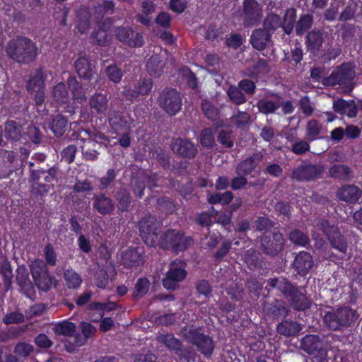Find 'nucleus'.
Listing matches in <instances>:
<instances>
[{
	"instance_id": "680f3d73",
	"label": "nucleus",
	"mask_w": 362,
	"mask_h": 362,
	"mask_svg": "<svg viewBox=\"0 0 362 362\" xmlns=\"http://www.w3.org/2000/svg\"><path fill=\"white\" fill-rule=\"evenodd\" d=\"M107 75L114 83L119 82L122 77V71L115 66H110L107 69Z\"/></svg>"
},
{
	"instance_id": "ea45409f",
	"label": "nucleus",
	"mask_w": 362,
	"mask_h": 362,
	"mask_svg": "<svg viewBox=\"0 0 362 362\" xmlns=\"http://www.w3.org/2000/svg\"><path fill=\"white\" fill-rule=\"evenodd\" d=\"M67 122L62 115H56L50 125L52 132L57 136H62L66 130Z\"/></svg>"
},
{
	"instance_id": "72a5a7b5",
	"label": "nucleus",
	"mask_w": 362,
	"mask_h": 362,
	"mask_svg": "<svg viewBox=\"0 0 362 362\" xmlns=\"http://www.w3.org/2000/svg\"><path fill=\"white\" fill-rule=\"evenodd\" d=\"M95 146L96 142L93 140L89 139L84 141L81 150L86 160H93L97 158L98 153Z\"/></svg>"
},
{
	"instance_id": "6e6d98bb",
	"label": "nucleus",
	"mask_w": 362,
	"mask_h": 362,
	"mask_svg": "<svg viewBox=\"0 0 362 362\" xmlns=\"http://www.w3.org/2000/svg\"><path fill=\"white\" fill-rule=\"evenodd\" d=\"M313 24V18L309 15L303 16L300 18L296 25V32L298 34H302L308 30Z\"/></svg>"
},
{
	"instance_id": "6ab92c4d",
	"label": "nucleus",
	"mask_w": 362,
	"mask_h": 362,
	"mask_svg": "<svg viewBox=\"0 0 362 362\" xmlns=\"http://www.w3.org/2000/svg\"><path fill=\"white\" fill-rule=\"evenodd\" d=\"M337 197L340 200L344 202H355L360 198L361 192L355 186H345L338 191Z\"/></svg>"
},
{
	"instance_id": "c85d7f7f",
	"label": "nucleus",
	"mask_w": 362,
	"mask_h": 362,
	"mask_svg": "<svg viewBox=\"0 0 362 362\" xmlns=\"http://www.w3.org/2000/svg\"><path fill=\"white\" fill-rule=\"evenodd\" d=\"M64 279L66 286L69 288H77L81 283L82 279L81 276L73 269H67L64 272Z\"/></svg>"
},
{
	"instance_id": "6e6552de",
	"label": "nucleus",
	"mask_w": 362,
	"mask_h": 362,
	"mask_svg": "<svg viewBox=\"0 0 362 362\" xmlns=\"http://www.w3.org/2000/svg\"><path fill=\"white\" fill-rule=\"evenodd\" d=\"M262 8L255 0H245L242 16L247 26H252L259 21Z\"/></svg>"
},
{
	"instance_id": "393cba45",
	"label": "nucleus",
	"mask_w": 362,
	"mask_h": 362,
	"mask_svg": "<svg viewBox=\"0 0 362 362\" xmlns=\"http://www.w3.org/2000/svg\"><path fill=\"white\" fill-rule=\"evenodd\" d=\"M22 40L18 38L16 40H11L8 42V47L6 49L8 55L18 62H21L22 58Z\"/></svg>"
},
{
	"instance_id": "864d4df0",
	"label": "nucleus",
	"mask_w": 362,
	"mask_h": 362,
	"mask_svg": "<svg viewBox=\"0 0 362 362\" xmlns=\"http://www.w3.org/2000/svg\"><path fill=\"white\" fill-rule=\"evenodd\" d=\"M163 63L158 60L157 56L151 57L147 63V69L151 74H159L162 71Z\"/></svg>"
},
{
	"instance_id": "4468645a",
	"label": "nucleus",
	"mask_w": 362,
	"mask_h": 362,
	"mask_svg": "<svg viewBox=\"0 0 362 362\" xmlns=\"http://www.w3.org/2000/svg\"><path fill=\"white\" fill-rule=\"evenodd\" d=\"M261 244L267 254L274 255L281 250L284 245V238L281 233H274L273 240H268L267 237L261 239Z\"/></svg>"
},
{
	"instance_id": "aec40b11",
	"label": "nucleus",
	"mask_w": 362,
	"mask_h": 362,
	"mask_svg": "<svg viewBox=\"0 0 362 362\" xmlns=\"http://www.w3.org/2000/svg\"><path fill=\"white\" fill-rule=\"evenodd\" d=\"M269 42V34L261 29L255 30L250 38V42L253 47L258 50L264 49Z\"/></svg>"
},
{
	"instance_id": "bf43d9fd",
	"label": "nucleus",
	"mask_w": 362,
	"mask_h": 362,
	"mask_svg": "<svg viewBox=\"0 0 362 362\" xmlns=\"http://www.w3.org/2000/svg\"><path fill=\"white\" fill-rule=\"evenodd\" d=\"M228 95L230 99L236 104H241L245 101L244 95L236 87H230L228 90Z\"/></svg>"
},
{
	"instance_id": "f704fd0d",
	"label": "nucleus",
	"mask_w": 362,
	"mask_h": 362,
	"mask_svg": "<svg viewBox=\"0 0 362 362\" xmlns=\"http://www.w3.org/2000/svg\"><path fill=\"white\" fill-rule=\"evenodd\" d=\"M142 13L138 15V20L144 25H148L151 21L148 15L155 11V5L151 1H144L141 4Z\"/></svg>"
},
{
	"instance_id": "f03ea898",
	"label": "nucleus",
	"mask_w": 362,
	"mask_h": 362,
	"mask_svg": "<svg viewBox=\"0 0 362 362\" xmlns=\"http://www.w3.org/2000/svg\"><path fill=\"white\" fill-rule=\"evenodd\" d=\"M183 335L188 341L197 346L199 351L204 355L209 356L214 350V342L212 339L202 333L196 329L185 328Z\"/></svg>"
},
{
	"instance_id": "79ce46f5",
	"label": "nucleus",
	"mask_w": 362,
	"mask_h": 362,
	"mask_svg": "<svg viewBox=\"0 0 362 362\" xmlns=\"http://www.w3.org/2000/svg\"><path fill=\"white\" fill-rule=\"evenodd\" d=\"M332 177H337L342 180L349 179L351 176L350 169L345 165H335L330 168L329 170Z\"/></svg>"
},
{
	"instance_id": "b1692460",
	"label": "nucleus",
	"mask_w": 362,
	"mask_h": 362,
	"mask_svg": "<svg viewBox=\"0 0 362 362\" xmlns=\"http://www.w3.org/2000/svg\"><path fill=\"white\" fill-rule=\"evenodd\" d=\"M92 10L90 12L86 10L80 11L78 13V20L76 25L77 31L81 34L85 33L89 28V18H91L93 21L98 20L95 19Z\"/></svg>"
},
{
	"instance_id": "4c0bfd02",
	"label": "nucleus",
	"mask_w": 362,
	"mask_h": 362,
	"mask_svg": "<svg viewBox=\"0 0 362 362\" xmlns=\"http://www.w3.org/2000/svg\"><path fill=\"white\" fill-rule=\"evenodd\" d=\"M5 132L8 138L13 140H20L21 138V126L18 125L15 121L6 123Z\"/></svg>"
},
{
	"instance_id": "f257e3e1",
	"label": "nucleus",
	"mask_w": 362,
	"mask_h": 362,
	"mask_svg": "<svg viewBox=\"0 0 362 362\" xmlns=\"http://www.w3.org/2000/svg\"><path fill=\"white\" fill-rule=\"evenodd\" d=\"M30 270L37 288L42 291H47L58 285L55 276H52L45 262L41 259H35L30 265Z\"/></svg>"
},
{
	"instance_id": "2eb2a0df",
	"label": "nucleus",
	"mask_w": 362,
	"mask_h": 362,
	"mask_svg": "<svg viewBox=\"0 0 362 362\" xmlns=\"http://www.w3.org/2000/svg\"><path fill=\"white\" fill-rule=\"evenodd\" d=\"M97 23L98 28L93 34V39L98 45H105L110 39L108 30L110 28L111 22L110 19H105L103 22Z\"/></svg>"
},
{
	"instance_id": "2f4dec72",
	"label": "nucleus",
	"mask_w": 362,
	"mask_h": 362,
	"mask_svg": "<svg viewBox=\"0 0 362 362\" xmlns=\"http://www.w3.org/2000/svg\"><path fill=\"white\" fill-rule=\"evenodd\" d=\"M337 312L338 315H339L341 327L349 325L357 318L355 310L349 308H339L337 310Z\"/></svg>"
},
{
	"instance_id": "4be33fe9",
	"label": "nucleus",
	"mask_w": 362,
	"mask_h": 362,
	"mask_svg": "<svg viewBox=\"0 0 362 362\" xmlns=\"http://www.w3.org/2000/svg\"><path fill=\"white\" fill-rule=\"evenodd\" d=\"M262 159V155L261 153L254 154L252 157L239 164L237 168V173L238 175H245L250 173Z\"/></svg>"
},
{
	"instance_id": "052dcab7",
	"label": "nucleus",
	"mask_w": 362,
	"mask_h": 362,
	"mask_svg": "<svg viewBox=\"0 0 362 362\" xmlns=\"http://www.w3.org/2000/svg\"><path fill=\"white\" fill-rule=\"evenodd\" d=\"M290 240L292 243L303 246L305 245L308 241V237L299 230L291 233Z\"/></svg>"
},
{
	"instance_id": "4d7b16f0",
	"label": "nucleus",
	"mask_w": 362,
	"mask_h": 362,
	"mask_svg": "<svg viewBox=\"0 0 362 362\" xmlns=\"http://www.w3.org/2000/svg\"><path fill=\"white\" fill-rule=\"evenodd\" d=\"M118 208L122 211H127L130 205L129 196L125 189H121L117 195Z\"/></svg>"
},
{
	"instance_id": "e2e57ef3",
	"label": "nucleus",
	"mask_w": 362,
	"mask_h": 362,
	"mask_svg": "<svg viewBox=\"0 0 362 362\" xmlns=\"http://www.w3.org/2000/svg\"><path fill=\"white\" fill-rule=\"evenodd\" d=\"M299 105L303 113L306 116H310L313 114L314 107L308 97L302 98L299 101Z\"/></svg>"
},
{
	"instance_id": "f3484780",
	"label": "nucleus",
	"mask_w": 362,
	"mask_h": 362,
	"mask_svg": "<svg viewBox=\"0 0 362 362\" xmlns=\"http://www.w3.org/2000/svg\"><path fill=\"white\" fill-rule=\"evenodd\" d=\"M107 96L102 93H97L90 97L89 104L93 112L99 115L105 114L108 109Z\"/></svg>"
},
{
	"instance_id": "5701e85b",
	"label": "nucleus",
	"mask_w": 362,
	"mask_h": 362,
	"mask_svg": "<svg viewBox=\"0 0 362 362\" xmlns=\"http://www.w3.org/2000/svg\"><path fill=\"white\" fill-rule=\"evenodd\" d=\"M152 88V82L150 79H146L142 81L138 86L136 90L125 89L124 94L125 96L132 100L139 95L147 94Z\"/></svg>"
},
{
	"instance_id": "09e8293b",
	"label": "nucleus",
	"mask_w": 362,
	"mask_h": 362,
	"mask_svg": "<svg viewBox=\"0 0 362 362\" xmlns=\"http://www.w3.org/2000/svg\"><path fill=\"white\" fill-rule=\"evenodd\" d=\"M202 108L205 115L210 119H216L218 115V110L209 100H204L202 101Z\"/></svg>"
},
{
	"instance_id": "3c124183",
	"label": "nucleus",
	"mask_w": 362,
	"mask_h": 362,
	"mask_svg": "<svg viewBox=\"0 0 362 362\" xmlns=\"http://www.w3.org/2000/svg\"><path fill=\"white\" fill-rule=\"evenodd\" d=\"M282 27V23L277 15H269L264 22V27L267 30H276L279 27Z\"/></svg>"
},
{
	"instance_id": "7ed1b4c3",
	"label": "nucleus",
	"mask_w": 362,
	"mask_h": 362,
	"mask_svg": "<svg viewBox=\"0 0 362 362\" xmlns=\"http://www.w3.org/2000/svg\"><path fill=\"white\" fill-rule=\"evenodd\" d=\"M186 275L185 264L181 261H175L170 264L166 276L163 279V285L167 289H175Z\"/></svg>"
},
{
	"instance_id": "338daca9",
	"label": "nucleus",
	"mask_w": 362,
	"mask_h": 362,
	"mask_svg": "<svg viewBox=\"0 0 362 362\" xmlns=\"http://www.w3.org/2000/svg\"><path fill=\"white\" fill-rule=\"evenodd\" d=\"M44 253L47 264L54 265L57 262V255L53 247L49 245H47L45 247Z\"/></svg>"
},
{
	"instance_id": "39448f33",
	"label": "nucleus",
	"mask_w": 362,
	"mask_h": 362,
	"mask_svg": "<svg viewBox=\"0 0 362 362\" xmlns=\"http://www.w3.org/2000/svg\"><path fill=\"white\" fill-rule=\"evenodd\" d=\"M191 243L190 238L185 237L175 230H170L165 234L162 245L163 247L171 248L177 252L186 250Z\"/></svg>"
},
{
	"instance_id": "20e7f679",
	"label": "nucleus",
	"mask_w": 362,
	"mask_h": 362,
	"mask_svg": "<svg viewBox=\"0 0 362 362\" xmlns=\"http://www.w3.org/2000/svg\"><path fill=\"white\" fill-rule=\"evenodd\" d=\"M159 223L153 216H147L139 222L141 235L148 246H154L157 242Z\"/></svg>"
},
{
	"instance_id": "bb28decb",
	"label": "nucleus",
	"mask_w": 362,
	"mask_h": 362,
	"mask_svg": "<svg viewBox=\"0 0 362 362\" xmlns=\"http://www.w3.org/2000/svg\"><path fill=\"white\" fill-rule=\"evenodd\" d=\"M76 71L81 78H89L92 75V68L88 59L81 57L77 59L75 64Z\"/></svg>"
},
{
	"instance_id": "473e14b6",
	"label": "nucleus",
	"mask_w": 362,
	"mask_h": 362,
	"mask_svg": "<svg viewBox=\"0 0 362 362\" xmlns=\"http://www.w3.org/2000/svg\"><path fill=\"white\" fill-rule=\"evenodd\" d=\"M81 327L82 333L84 337H81L79 334H76L74 337V344L77 346L83 345L86 341V339L92 336L95 332V327L89 323L82 322Z\"/></svg>"
},
{
	"instance_id": "e433bc0d",
	"label": "nucleus",
	"mask_w": 362,
	"mask_h": 362,
	"mask_svg": "<svg viewBox=\"0 0 362 362\" xmlns=\"http://www.w3.org/2000/svg\"><path fill=\"white\" fill-rule=\"evenodd\" d=\"M38 54L35 44L30 40L24 39V63L33 62Z\"/></svg>"
},
{
	"instance_id": "37998d69",
	"label": "nucleus",
	"mask_w": 362,
	"mask_h": 362,
	"mask_svg": "<svg viewBox=\"0 0 362 362\" xmlns=\"http://www.w3.org/2000/svg\"><path fill=\"white\" fill-rule=\"evenodd\" d=\"M158 341L170 349L177 350L180 348V341L170 334H160L157 337Z\"/></svg>"
},
{
	"instance_id": "c03bdc74",
	"label": "nucleus",
	"mask_w": 362,
	"mask_h": 362,
	"mask_svg": "<svg viewBox=\"0 0 362 362\" xmlns=\"http://www.w3.org/2000/svg\"><path fill=\"white\" fill-rule=\"evenodd\" d=\"M324 322L330 329L334 330L341 327L339 315H338L337 310L327 312L324 316Z\"/></svg>"
},
{
	"instance_id": "8fccbe9b",
	"label": "nucleus",
	"mask_w": 362,
	"mask_h": 362,
	"mask_svg": "<svg viewBox=\"0 0 362 362\" xmlns=\"http://www.w3.org/2000/svg\"><path fill=\"white\" fill-rule=\"evenodd\" d=\"M149 281L146 279H140L138 280L135 285L134 296L135 298H140L145 295L149 288Z\"/></svg>"
},
{
	"instance_id": "7c9ffc66",
	"label": "nucleus",
	"mask_w": 362,
	"mask_h": 362,
	"mask_svg": "<svg viewBox=\"0 0 362 362\" xmlns=\"http://www.w3.org/2000/svg\"><path fill=\"white\" fill-rule=\"evenodd\" d=\"M301 329L300 325L295 322L284 321L280 323L277 327V330L280 334L291 336L298 334Z\"/></svg>"
},
{
	"instance_id": "13d9d810",
	"label": "nucleus",
	"mask_w": 362,
	"mask_h": 362,
	"mask_svg": "<svg viewBox=\"0 0 362 362\" xmlns=\"http://www.w3.org/2000/svg\"><path fill=\"white\" fill-rule=\"evenodd\" d=\"M201 144L205 147H211L215 140L211 129H206L202 131L200 137Z\"/></svg>"
},
{
	"instance_id": "9b49d317",
	"label": "nucleus",
	"mask_w": 362,
	"mask_h": 362,
	"mask_svg": "<svg viewBox=\"0 0 362 362\" xmlns=\"http://www.w3.org/2000/svg\"><path fill=\"white\" fill-rule=\"evenodd\" d=\"M174 153L185 157H193L197 153L194 145L188 140L177 139L171 144Z\"/></svg>"
},
{
	"instance_id": "cd10ccee",
	"label": "nucleus",
	"mask_w": 362,
	"mask_h": 362,
	"mask_svg": "<svg viewBox=\"0 0 362 362\" xmlns=\"http://www.w3.org/2000/svg\"><path fill=\"white\" fill-rule=\"evenodd\" d=\"M114 205L110 199L100 195L95 198L94 208L100 214H108L113 209Z\"/></svg>"
},
{
	"instance_id": "c756f323",
	"label": "nucleus",
	"mask_w": 362,
	"mask_h": 362,
	"mask_svg": "<svg viewBox=\"0 0 362 362\" xmlns=\"http://www.w3.org/2000/svg\"><path fill=\"white\" fill-rule=\"evenodd\" d=\"M302 344L305 350L309 354L320 349L322 344L320 338L316 335L305 337L303 339Z\"/></svg>"
},
{
	"instance_id": "58836bf2",
	"label": "nucleus",
	"mask_w": 362,
	"mask_h": 362,
	"mask_svg": "<svg viewBox=\"0 0 362 362\" xmlns=\"http://www.w3.org/2000/svg\"><path fill=\"white\" fill-rule=\"evenodd\" d=\"M54 330L58 334L72 336L76 332V325L69 321H63L54 326Z\"/></svg>"
},
{
	"instance_id": "dca6fc26",
	"label": "nucleus",
	"mask_w": 362,
	"mask_h": 362,
	"mask_svg": "<svg viewBox=\"0 0 362 362\" xmlns=\"http://www.w3.org/2000/svg\"><path fill=\"white\" fill-rule=\"evenodd\" d=\"M313 264L312 257L306 252H300L295 258L293 266L300 274L305 275Z\"/></svg>"
},
{
	"instance_id": "9d476101",
	"label": "nucleus",
	"mask_w": 362,
	"mask_h": 362,
	"mask_svg": "<svg viewBox=\"0 0 362 362\" xmlns=\"http://www.w3.org/2000/svg\"><path fill=\"white\" fill-rule=\"evenodd\" d=\"M115 35L119 40L127 43L129 46L140 47L143 44V37L139 33H134L126 28H118Z\"/></svg>"
},
{
	"instance_id": "0eeeda50",
	"label": "nucleus",
	"mask_w": 362,
	"mask_h": 362,
	"mask_svg": "<svg viewBox=\"0 0 362 362\" xmlns=\"http://www.w3.org/2000/svg\"><path fill=\"white\" fill-rule=\"evenodd\" d=\"M319 229L328 237L332 247L341 252L346 250V243L339 234L337 228L334 225H329L327 221H322L318 225Z\"/></svg>"
},
{
	"instance_id": "5fc2aeb1",
	"label": "nucleus",
	"mask_w": 362,
	"mask_h": 362,
	"mask_svg": "<svg viewBox=\"0 0 362 362\" xmlns=\"http://www.w3.org/2000/svg\"><path fill=\"white\" fill-rule=\"evenodd\" d=\"M308 45L311 49L318 47L322 42V36L320 32L313 31L308 35Z\"/></svg>"
},
{
	"instance_id": "de8ad7c7",
	"label": "nucleus",
	"mask_w": 362,
	"mask_h": 362,
	"mask_svg": "<svg viewBox=\"0 0 362 362\" xmlns=\"http://www.w3.org/2000/svg\"><path fill=\"white\" fill-rule=\"evenodd\" d=\"M233 196L230 192H226L223 194L217 193L208 197V201L210 204H214L221 203L222 204H228L232 200Z\"/></svg>"
},
{
	"instance_id": "c9c22d12",
	"label": "nucleus",
	"mask_w": 362,
	"mask_h": 362,
	"mask_svg": "<svg viewBox=\"0 0 362 362\" xmlns=\"http://www.w3.org/2000/svg\"><path fill=\"white\" fill-rule=\"evenodd\" d=\"M269 284L270 286L278 288L286 296H291L293 293V286L283 278L271 279Z\"/></svg>"
},
{
	"instance_id": "a19ab883",
	"label": "nucleus",
	"mask_w": 362,
	"mask_h": 362,
	"mask_svg": "<svg viewBox=\"0 0 362 362\" xmlns=\"http://www.w3.org/2000/svg\"><path fill=\"white\" fill-rule=\"evenodd\" d=\"M280 106L279 101L276 102L270 99L264 98L257 103V107L263 113L269 114L274 112Z\"/></svg>"
},
{
	"instance_id": "423d86ee",
	"label": "nucleus",
	"mask_w": 362,
	"mask_h": 362,
	"mask_svg": "<svg viewBox=\"0 0 362 362\" xmlns=\"http://www.w3.org/2000/svg\"><path fill=\"white\" fill-rule=\"evenodd\" d=\"M159 102L160 107L172 115H175L181 108V98L173 89L164 90L160 95Z\"/></svg>"
},
{
	"instance_id": "1a4fd4ad",
	"label": "nucleus",
	"mask_w": 362,
	"mask_h": 362,
	"mask_svg": "<svg viewBox=\"0 0 362 362\" xmlns=\"http://www.w3.org/2000/svg\"><path fill=\"white\" fill-rule=\"evenodd\" d=\"M355 76L354 67L351 64H344L334 71L327 79V84L346 83L353 80Z\"/></svg>"
},
{
	"instance_id": "ddd939ff",
	"label": "nucleus",
	"mask_w": 362,
	"mask_h": 362,
	"mask_svg": "<svg viewBox=\"0 0 362 362\" xmlns=\"http://www.w3.org/2000/svg\"><path fill=\"white\" fill-rule=\"evenodd\" d=\"M323 171L324 168L320 165H309L295 170L293 176L298 180H310L317 177Z\"/></svg>"
},
{
	"instance_id": "603ef678",
	"label": "nucleus",
	"mask_w": 362,
	"mask_h": 362,
	"mask_svg": "<svg viewBox=\"0 0 362 362\" xmlns=\"http://www.w3.org/2000/svg\"><path fill=\"white\" fill-rule=\"evenodd\" d=\"M114 8V4L112 1H105L103 2V6H98L92 9L93 15L95 16L94 18L95 19H99L102 17V16L105 13H108L109 11H112Z\"/></svg>"
},
{
	"instance_id": "774afa93",
	"label": "nucleus",
	"mask_w": 362,
	"mask_h": 362,
	"mask_svg": "<svg viewBox=\"0 0 362 362\" xmlns=\"http://www.w3.org/2000/svg\"><path fill=\"white\" fill-rule=\"evenodd\" d=\"M249 119V115L245 112H239L232 118L233 122L235 123L238 127L246 124L248 122Z\"/></svg>"
},
{
	"instance_id": "a18cd8bd",
	"label": "nucleus",
	"mask_w": 362,
	"mask_h": 362,
	"mask_svg": "<svg viewBox=\"0 0 362 362\" xmlns=\"http://www.w3.org/2000/svg\"><path fill=\"white\" fill-rule=\"evenodd\" d=\"M296 18V11L293 8L288 9L285 13L284 22L282 23V28L286 33L289 34L292 31Z\"/></svg>"
},
{
	"instance_id": "f8f14e48",
	"label": "nucleus",
	"mask_w": 362,
	"mask_h": 362,
	"mask_svg": "<svg viewBox=\"0 0 362 362\" xmlns=\"http://www.w3.org/2000/svg\"><path fill=\"white\" fill-rule=\"evenodd\" d=\"M53 98L55 102L59 105H66L64 108L67 112H74L75 106L67 104L69 98L66 86L63 83H59L54 86L53 89Z\"/></svg>"
},
{
	"instance_id": "69168bd1",
	"label": "nucleus",
	"mask_w": 362,
	"mask_h": 362,
	"mask_svg": "<svg viewBox=\"0 0 362 362\" xmlns=\"http://www.w3.org/2000/svg\"><path fill=\"white\" fill-rule=\"evenodd\" d=\"M76 152V148L74 146H69L64 148L62 151V158L66 163H70L74 161L75 154Z\"/></svg>"
},
{
	"instance_id": "a211bd4d",
	"label": "nucleus",
	"mask_w": 362,
	"mask_h": 362,
	"mask_svg": "<svg viewBox=\"0 0 362 362\" xmlns=\"http://www.w3.org/2000/svg\"><path fill=\"white\" fill-rule=\"evenodd\" d=\"M43 85V76L41 71H37L34 76L28 81L27 89L28 91H35L36 102L40 103L43 100V93L42 92Z\"/></svg>"
},
{
	"instance_id": "a878e982",
	"label": "nucleus",
	"mask_w": 362,
	"mask_h": 362,
	"mask_svg": "<svg viewBox=\"0 0 362 362\" xmlns=\"http://www.w3.org/2000/svg\"><path fill=\"white\" fill-rule=\"evenodd\" d=\"M69 87L72 93L74 102L81 103L86 100V96L79 83L74 78H70L68 81Z\"/></svg>"
},
{
	"instance_id": "412c9836",
	"label": "nucleus",
	"mask_w": 362,
	"mask_h": 362,
	"mask_svg": "<svg viewBox=\"0 0 362 362\" xmlns=\"http://www.w3.org/2000/svg\"><path fill=\"white\" fill-rule=\"evenodd\" d=\"M122 259L123 264L128 267L140 264L143 262L141 252L133 248L122 252Z\"/></svg>"
},
{
	"instance_id": "49530a36",
	"label": "nucleus",
	"mask_w": 362,
	"mask_h": 362,
	"mask_svg": "<svg viewBox=\"0 0 362 362\" xmlns=\"http://www.w3.org/2000/svg\"><path fill=\"white\" fill-rule=\"evenodd\" d=\"M321 130L320 124L316 120H310L306 125V136L309 141L317 139Z\"/></svg>"
},
{
	"instance_id": "0e129e2a",
	"label": "nucleus",
	"mask_w": 362,
	"mask_h": 362,
	"mask_svg": "<svg viewBox=\"0 0 362 362\" xmlns=\"http://www.w3.org/2000/svg\"><path fill=\"white\" fill-rule=\"evenodd\" d=\"M218 140L223 146L226 148L232 147L233 145V141L231 139L230 134L223 130L218 133Z\"/></svg>"
}]
</instances>
